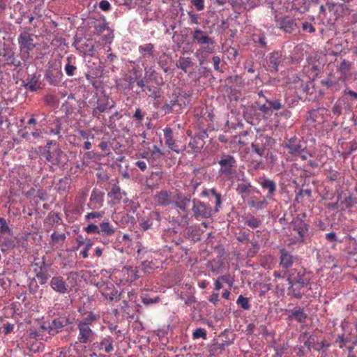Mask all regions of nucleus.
Segmentation results:
<instances>
[{"mask_svg": "<svg viewBox=\"0 0 357 357\" xmlns=\"http://www.w3.org/2000/svg\"><path fill=\"white\" fill-rule=\"evenodd\" d=\"M15 239H9V240H6L5 241L3 245L8 248V249H11V248H15Z\"/></svg>", "mask_w": 357, "mask_h": 357, "instance_id": "nucleus-50", "label": "nucleus"}, {"mask_svg": "<svg viewBox=\"0 0 357 357\" xmlns=\"http://www.w3.org/2000/svg\"><path fill=\"white\" fill-rule=\"evenodd\" d=\"M102 295L105 298L109 301L118 300L120 296V294H119L117 290H115L109 287H107V288L103 290Z\"/></svg>", "mask_w": 357, "mask_h": 357, "instance_id": "nucleus-18", "label": "nucleus"}, {"mask_svg": "<svg viewBox=\"0 0 357 357\" xmlns=\"http://www.w3.org/2000/svg\"><path fill=\"white\" fill-rule=\"evenodd\" d=\"M218 293H213L209 299L211 302H213L214 304H216V303L218 301Z\"/></svg>", "mask_w": 357, "mask_h": 357, "instance_id": "nucleus-60", "label": "nucleus"}, {"mask_svg": "<svg viewBox=\"0 0 357 357\" xmlns=\"http://www.w3.org/2000/svg\"><path fill=\"white\" fill-rule=\"evenodd\" d=\"M303 29L305 31H307L309 33H313L315 31V29L314 28L312 24L309 22H304L303 24Z\"/></svg>", "mask_w": 357, "mask_h": 357, "instance_id": "nucleus-47", "label": "nucleus"}, {"mask_svg": "<svg viewBox=\"0 0 357 357\" xmlns=\"http://www.w3.org/2000/svg\"><path fill=\"white\" fill-rule=\"evenodd\" d=\"M208 284V282L206 280H203L199 282V287L202 289H205Z\"/></svg>", "mask_w": 357, "mask_h": 357, "instance_id": "nucleus-64", "label": "nucleus"}, {"mask_svg": "<svg viewBox=\"0 0 357 357\" xmlns=\"http://www.w3.org/2000/svg\"><path fill=\"white\" fill-rule=\"evenodd\" d=\"M191 3L198 11L203 10L204 8V0H192Z\"/></svg>", "mask_w": 357, "mask_h": 357, "instance_id": "nucleus-41", "label": "nucleus"}, {"mask_svg": "<svg viewBox=\"0 0 357 357\" xmlns=\"http://www.w3.org/2000/svg\"><path fill=\"white\" fill-rule=\"evenodd\" d=\"M259 250V247L257 245H253V250H250L248 252V255L250 257H253Z\"/></svg>", "mask_w": 357, "mask_h": 357, "instance_id": "nucleus-58", "label": "nucleus"}, {"mask_svg": "<svg viewBox=\"0 0 357 357\" xmlns=\"http://www.w3.org/2000/svg\"><path fill=\"white\" fill-rule=\"evenodd\" d=\"M139 49L141 53L151 54L153 49V45L151 43L145 44L144 45L139 46Z\"/></svg>", "mask_w": 357, "mask_h": 357, "instance_id": "nucleus-38", "label": "nucleus"}, {"mask_svg": "<svg viewBox=\"0 0 357 357\" xmlns=\"http://www.w3.org/2000/svg\"><path fill=\"white\" fill-rule=\"evenodd\" d=\"M25 86L31 91H36L40 88V82L38 78L34 77Z\"/></svg>", "mask_w": 357, "mask_h": 357, "instance_id": "nucleus-25", "label": "nucleus"}, {"mask_svg": "<svg viewBox=\"0 0 357 357\" xmlns=\"http://www.w3.org/2000/svg\"><path fill=\"white\" fill-rule=\"evenodd\" d=\"M222 282L228 284L230 287H231L234 284V280L229 275H224L219 277Z\"/></svg>", "mask_w": 357, "mask_h": 357, "instance_id": "nucleus-44", "label": "nucleus"}, {"mask_svg": "<svg viewBox=\"0 0 357 357\" xmlns=\"http://www.w3.org/2000/svg\"><path fill=\"white\" fill-rule=\"evenodd\" d=\"M211 193L215 197L216 207H220L222 203L220 194L218 193L215 189H212Z\"/></svg>", "mask_w": 357, "mask_h": 357, "instance_id": "nucleus-46", "label": "nucleus"}, {"mask_svg": "<svg viewBox=\"0 0 357 357\" xmlns=\"http://www.w3.org/2000/svg\"><path fill=\"white\" fill-rule=\"evenodd\" d=\"M192 62L189 58H181L178 61V67L186 71L190 67Z\"/></svg>", "mask_w": 357, "mask_h": 357, "instance_id": "nucleus-26", "label": "nucleus"}, {"mask_svg": "<svg viewBox=\"0 0 357 357\" xmlns=\"http://www.w3.org/2000/svg\"><path fill=\"white\" fill-rule=\"evenodd\" d=\"M190 204V199L186 197H181L178 195L177 200L176 201V204L178 208L183 211H185V209L188 207Z\"/></svg>", "mask_w": 357, "mask_h": 357, "instance_id": "nucleus-24", "label": "nucleus"}, {"mask_svg": "<svg viewBox=\"0 0 357 357\" xmlns=\"http://www.w3.org/2000/svg\"><path fill=\"white\" fill-rule=\"evenodd\" d=\"M345 93L349 94L355 99H357V93L351 90L345 91Z\"/></svg>", "mask_w": 357, "mask_h": 357, "instance_id": "nucleus-62", "label": "nucleus"}, {"mask_svg": "<svg viewBox=\"0 0 357 357\" xmlns=\"http://www.w3.org/2000/svg\"><path fill=\"white\" fill-rule=\"evenodd\" d=\"M213 66H214L215 70L217 71H221V70L220 69V57H218L217 56H213Z\"/></svg>", "mask_w": 357, "mask_h": 357, "instance_id": "nucleus-49", "label": "nucleus"}, {"mask_svg": "<svg viewBox=\"0 0 357 357\" xmlns=\"http://www.w3.org/2000/svg\"><path fill=\"white\" fill-rule=\"evenodd\" d=\"M93 245V242L91 239H87L86 243L85 244V247L84 250L80 252V255L86 259L89 257V251Z\"/></svg>", "mask_w": 357, "mask_h": 357, "instance_id": "nucleus-32", "label": "nucleus"}, {"mask_svg": "<svg viewBox=\"0 0 357 357\" xmlns=\"http://www.w3.org/2000/svg\"><path fill=\"white\" fill-rule=\"evenodd\" d=\"M51 238L52 242L56 244L63 243L66 239V236L64 234L54 232L51 236Z\"/></svg>", "mask_w": 357, "mask_h": 357, "instance_id": "nucleus-30", "label": "nucleus"}, {"mask_svg": "<svg viewBox=\"0 0 357 357\" xmlns=\"http://www.w3.org/2000/svg\"><path fill=\"white\" fill-rule=\"evenodd\" d=\"M7 64L15 65L13 53L11 50L0 45V68Z\"/></svg>", "mask_w": 357, "mask_h": 357, "instance_id": "nucleus-4", "label": "nucleus"}, {"mask_svg": "<svg viewBox=\"0 0 357 357\" xmlns=\"http://www.w3.org/2000/svg\"><path fill=\"white\" fill-rule=\"evenodd\" d=\"M337 342L339 343V347L340 348H343L344 346L349 342H351L353 344H356L357 343V340L351 333H349L347 335L344 334L342 336H338Z\"/></svg>", "mask_w": 357, "mask_h": 357, "instance_id": "nucleus-15", "label": "nucleus"}, {"mask_svg": "<svg viewBox=\"0 0 357 357\" xmlns=\"http://www.w3.org/2000/svg\"><path fill=\"white\" fill-rule=\"evenodd\" d=\"M164 135H165V140H167L171 137H173L172 129L169 128H166L164 130Z\"/></svg>", "mask_w": 357, "mask_h": 357, "instance_id": "nucleus-52", "label": "nucleus"}, {"mask_svg": "<svg viewBox=\"0 0 357 357\" xmlns=\"http://www.w3.org/2000/svg\"><path fill=\"white\" fill-rule=\"evenodd\" d=\"M95 320V317L93 314V313L89 312L86 314L84 317H83L82 319L79 321L78 326H84V327H89V325H91L93 321Z\"/></svg>", "mask_w": 357, "mask_h": 357, "instance_id": "nucleus-20", "label": "nucleus"}, {"mask_svg": "<svg viewBox=\"0 0 357 357\" xmlns=\"http://www.w3.org/2000/svg\"><path fill=\"white\" fill-rule=\"evenodd\" d=\"M112 106H109L107 101L106 102L102 103L101 100H99L98 102V105L96 107V109L100 112H104L109 109H111Z\"/></svg>", "mask_w": 357, "mask_h": 357, "instance_id": "nucleus-37", "label": "nucleus"}, {"mask_svg": "<svg viewBox=\"0 0 357 357\" xmlns=\"http://www.w3.org/2000/svg\"><path fill=\"white\" fill-rule=\"evenodd\" d=\"M291 316L300 323L304 322L307 317L306 314L303 312V310L301 308H296L292 310Z\"/></svg>", "mask_w": 357, "mask_h": 357, "instance_id": "nucleus-21", "label": "nucleus"}, {"mask_svg": "<svg viewBox=\"0 0 357 357\" xmlns=\"http://www.w3.org/2000/svg\"><path fill=\"white\" fill-rule=\"evenodd\" d=\"M50 286L54 291L60 294L68 292V286L61 276L53 277L50 281Z\"/></svg>", "mask_w": 357, "mask_h": 357, "instance_id": "nucleus-3", "label": "nucleus"}, {"mask_svg": "<svg viewBox=\"0 0 357 357\" xmlns=\"http://www.w3.org/2000/svg\"><path fill=\"white\" fill-rule=\"evenodd\" d=\"M13 330V325L7 324L4 326L3 332L5 334H8Z\"/></svg>", "mask_w": 357, "mask_h": 357, "instance_id": "nucleus-54", "label": "nucleus"}, {"mask_svg": "<svg viewBox=\"0 0 357 357\" xmlns=\"http://www.w3.org/2000/svg\"><path fill=\"white\" fill-rule=\"evenodd\" d=\"M282 60V55L280 52H276L272 53L269 56V66L275 70H278L279 63Z\"/></svg>", "mask_w": 357, "mask_h": 357, "instance_id": "nucleus-16", "label": "nucleus"}, {"mask_svg": "<svg viewBox=\"0 0 357 357\" xmlns=\"http://www.w3.org/2000/svg\"><path fill=\"white\" fill-rule=\"evenodd\" d=\"M166 144L168 146L169 149H171L172 151L178 153V146L176 145L175 140L173 139V137H171L167 140H165Z\"/></svg>", "mask_w": 357, "mask_h": 357, "instance_id": "nucleus-39", "label": "nucleus"}, {"mask_svg": "<svg viewBox=\"0 0 357 357\" xmlns=\"http://www.w3.org/2000/svg\"><path fill=\"white\" fill-rule=\"evenodd\" d=\"M134 117L139 121H142V119L144 118V115L142 114L140 109H136V111L134 114Z\"/></svg>", "mask_w": 357, "mask_h": 357, "instance_id": "nucleus-53", "label": "nucleus"}, {"mask_svg": "<svg viewBox=\"0 0 357 357\" xmlns=\"http://www.w3.org/2000/svg\"><path fill=\"white\" fill-rule=\"evenodd\" d=\"M333 112L336 115H340L341 113V107L338 105H335L333 107Z\"/></svg>", "mask_w": 357, "mask_h": 357, "instance_id": "nucleus-59", "label": "nucleus"}, {"mask_svg": "<svg viewBox=\"0 0 357 357\" xmlns=\"http://www.w3.org/2000/svg\"><path fill=\"white\" fill-rule=\"evenodd\" d=\"M270 106H267L266 105H263L260 107V110L262 111L264 113L267 114L270 109Z\"/></svg>", "mask_w": 357, "mask_h": 357, "instance_id": "nucleus-61", "label": "nucleus"}, {"mask_svg": "<svg viewBox=\"0 0 357 357\" xmlns=\"http://www.w3.org/2000/svg\"><path fill=\"white\" fill-rule=\"evenodd\" d=\"M252 149L255 151L259 155H262L264 153V149L263 148L259 147L256 144H252Z\"/></svg>", "mask_w": 357, "mask_h": 357, "instance_id": "nucleus-51", "label": "nucleus"}, {"mask_svg": "<svg viewBox=\"0 0 357 357\" xmlns=\"http://www.w3.org/2000/svg\"><path fill=\"white\" fill-rule=\"evenodd\" d=\"M222 280L218 278L215 282V289L219 291L222 288Z\"/></svg>", "mask_w": 357, "mask_h": 357, "instance_id": "nucleus-57", "label": "nucleus"}, {"mask_svg": "<svg viewBox=\"0 0 357 357\" xmlns=\"http://www.w3.org/2000/svg\"><path fill=\"white\" fill-rule=\"evenodd\" d=\"M102 215H103L102 212L95 211V212H91V213H87L85 215V219L86 220H89L93 219V218H101L102 217Z\"/></svg>", "mask_w": 357, "mask_h": 357, "instance_id": "nucleus-40", "label": "nucleus"}, {"mask_svg": "<svg viewBox=\"0 0 357 357\" xmlns=\"http://www.w3.org/2000/svg\"><path fill=\"white\" fill-rule=\"evenodd\" d=\"M76 67L70 64V61H68V63L65 66V71L68 76H73Z\"/></svg>", "mask_w": 357, "mask_h": 357, "instance_id": "nucleus-42", "label": "nucleus"}, {"mask_svg": "<svg viewBox=\"0 0 357 357\" xmlns=\"http://www.w3.org/2000/svg\"><path fill=\"white\" fill-rule=\"evenodd\" d=\"M102 254V250L99 248V247H97L96 249H95V255L98 257H100Z\"/></svg>", "mask_w": 357, "mask_h": 357, "instance_id": "nucleus-63", "label": "nucleus"}, {"mask_svg": "<svg viewBox=\"0 0 357 357\" xmlns=\"http://www.w3.org/2000/svg\"><path fill=\"white\" fill-rule=\"evenodd\" d=\"M10 229L9 228L6 220L3 218H0V234L1 235L10 234Z\"/></svg>", "mask_w": 357, "mask_h": 357, "instance_id": "nucleus-28", "label": "nucleus"}, {"mask_svg": "<svg viewBox=\"0 0 357 357\" xmlns=\"http://www.w3.org/2000/svg\"><path fill=\"white\" fill-rule=\"evenodd\" d=\"M115 233V228L108 221L100 224L99 234L102 236H112Z\"/></svg>", "mask_w": 357, "mask_h": 357, "instance_id": "nucleus-12", "label": "nucleus"}, {"mask_svg": "<svg viewBox=\"0 0 357 357\" xmlns=\"http://www.w3.org/2000/svg\"><path fill=\"white\" fill-rule=\"evenodd\" d=\"M287 147L289 149L290 153L294 155L300 153L302 151V148L300 145L289 144L287 145Z\"/></svg>", "mask_w": 357, "mask_h": 357, "instance_id": "nucleus-43", "label": "nucleus"}, {"mask_svg": "<svg viewBox=\"0 0 357 357\" xmlns=\"http://www.w3.org/2000/svg\"><path fill=\"white\" fill-rule=\"evenodd\" d=\"M88 238H84L82 235H78L76 238L77 245L74 247V250H78L79 248L86 243Z\"/></svg>", "mask_w": 357, "mask_h": 357, "instance_id": "nucleus-33", "label": "nucleus"}, {"mask_svg": "<svg viewBox=\"0 0 357 357\" xmlns=\"http://www.w3.org/2000/svg\"><path fill=\"white\" fill-rule=\"evenodd\" d=\"M261 185L264 189H268L270 195H272L275 190V183L269 179H264L261 182Z\"/></svg>", "mask_w": 357, "mask_h": 357, "instance_id": "nucleus-23", "label": "nucleus"}, {"mask_svg": "<svg viewBox=\"0 0 357 357\" xmlns=\"http://www.w3.org/2000/svg\"><path fill=\"white\" fill-rule=\"evenodd\" d=\"M193 211L196 215L205 218L210 217L211 215V207L201 202L195 203L193 206Z\"/></svg>", "mask_w": 357, "mask_h": 357, "instance_id": "nucleus-5", "label": "nucleus"}, {"mask_svg": "<svg viewBox=\"0 0 357 357\" xmlns=\"http://www.w3.org/2000/svg\"><path fill=\"white\" fill-rule=\"evenodd\" d=\"M192 38L199 45H213L214 43L213 39L207 36L201 29H196L193 33Z\"/></svg>", "mask_w": 357, "mask_h": 357, "instance_id": "nucleus-9", "label": "nucleus"}, {"mask_svg": "<svg viewBox=\"0 0 357 357\" xmlns=\"http://www.w3.org/2000/svg\"><path fill=\"white\" fill-rule=\"evenodd\" d=\"M326 238L328 240V241H335L336 240V235L335 233L333 232H331V233H328L326 235Z\"/></svg>", "mask_w": 357, "mask_h": 357, "instance_id": "nucleus-56", "label": "nucleus"}, {"mask_svg": "<svg viewBox=\"0 0 357 357\" xmlns=\"http://www.w3.org/2000/svg\"><path fill=\"white\" fill-rule=\"evenodd\" d=\"M206 336H207V335H206V330L204 328H197L193 332V334H192L193 339L202 338L204 340H206Z\"/></svg>", "mask_w": 357, "mask_h": 357, "instance_id": "nucleus-29", "label": "nucleus"}, {"mask_svg": "<svg viewBox=\"0 0 357 357\" xmlns=\"http://www.w3.org/2000/svg\"><path fill=\"white\" fill-rule=\"evenodd\" d=\"M97 347L100 351L109 354L114 350L113 340L110 337H105L98 344Z\"/></svg>", "mask_w": 357, "mask_h": 357, "instance_id": "nucleus-11", "label": "nucleus"}, {"mask_svg": "<svg viewBox=\"0 0 357 357\" xmlns=\"http://www.w3.org/2000/svg\"><path fill=\"white\" fill-rule=\"evenodd\" d=\"M268 103L271 108L275 110L280 109L282 107L281 103L279 100H277L273 101H268Z\"/></svg>", "mask_w": 357, "mask_h": 357, "instance_id": "nucleus-48", "label": "nucleus"}, {"mask_svg": "<svg viewBox=\"0 0 357 357\" xmlns=\"http://www.w3.org/2000/svg\"><path fill=\"white\" fill-rule=\"evenodd\" d=\"M123 273V280L128 283H132L138 278V270L137 267L126 266L122 270Z\"/></svg>", "mask_w": 357, "mask_h": 357, "instance_id": "nucleus-6", "label": "nucleus"}, {"mask_svg": "<svg viewBox=\"0 0 357 357\" xmlns=\"http://www.w3.org/2000/svg\"><path fill=\"white\" fill-rule=\"evenodd\" d=\"M280 264L285 268L290 267L293 263L292 256L284 250H281Z\"/></svg>", "mask_w": 357, "mask_h": 357, "instance_id": "nucleus-17", "label": "nucleus"}, {"mask_svg": "<svg viewBox=\"0 0 357 357\" xmlns=\"http://www.w3.org/2000/svg\"><path fill=\"white\" fill-rule=\"evenodd\" d=\"M154 200L159 205H167L170 202V196L167 191H161L154 197Z\"/></svg>", "mask_w": 357, "mask_h": 357, "instance_id": "nucleus-13", "label": "nucleus"}, {"mask_svg": "<svg viewBox=\"0 0 357 357\" xmlns=\"http://www.w3.org/2000/svg\"><path fill=\"white\" fill-rule=\"evenodd\" d=\"M245 224L252 229L257 228L260 225V220L255 217H250L248 218Z\"/></svg>", "mask_w": 357, "mask_h": 357, "instance_id": "nucleus-31", "label": "nucleus"}, {"mask_svg": "<svg viewBox=\"0 0 357 357\" xmlns=\"http://www.w3.org/2000/svg\"><path fill=\"white\" fill-rule=\"evenodd\" d=\"M136 165L142 170L144 171L146 169V164L144 161H137Z\"/></svg>", "mask_w": 357, "mask_h": 357, "instance_id": "nucleus-55", "label": "nucleus"}, {"mask_svg": "<svg viewBox=\"0 0 357 357\" xmlns=\"http://www.w3.org/2000/svg\"><path fill=\"white\" fill-rule=\"evenodd\" d=\"M236 303L244 310H249L250 308V304L248 298L242 295L238 296Z\"/></svg>", "mask_w": 357, "mask_h": 357, "instance_id": "nucleus-27", "label": "nucleus"}, {"mask_svg": "<svg viewBox=\"0 0 357 357\" xmlns=\"http://www.w3.org/2000/svg\"><path fill=\"white\" fill-rule=\"evenodd\" d=\"M219 164L220 165L221 173L231 174L236 165V160L231 155H223L220 160Z\"/></svg>", "mask_w": 357, "mask_h": 357, "instance_id": "nucleus-2", "label": "nucleus"}, {"mask_svg": "<svg viewBox=\"0 0 357 357\" xmlns=\"http://www.w3.org/2000/svg\"><path fill=\"white\" fill-rule=\"evenodd\" d=\"M294 230L299 236V241L303 242L304 241V237L308 231L307 225L303 221H299L298 224L295 222Z\"/></svg>", "mask_w": 357, "mask_h": 357, "instance_id": "nucleus-14", "label": "nucleus"}, {"mask_svg": "<svg viewBox=\"0 0 357 357\" xmlns=\"http://www.w3.org/2000/svg\"><path fill=\"white\" fill-rule=\"evenodd\" d=\"M249 205L257 208H261L263 206L266 204V200L264 199L262 201H257L254 198H252L249 201Z\"/></svg>", "mask_w": 357, "mask_h": 357, "instance_id": "nucleus-35", "label": "nucleus"}, {"mask_svg": "<svg viewBox=\"0 0 357 357\" xmlns=\"http://www.w3.org/2000/svg\"><path fill=\"white\" fill-rule=\"evenodd\" d=\"M104 202V193L93 190L90 197V205L92 208H100Z\"/></svg>", "mask_w": 357, "mask_h": 357, "instance_id": "nucleus-8", "label": "nucleus"}, {"mask_svg": "<svg viewBox=\"0 0 357 357\" xmlns=\"http://www.w3.org/2000/svg\"><path fill=\"white\" fill-rule=\"evenodd\" d=\"M84 231L87 234H99V227L94 224H89L87 227H84Z\"/></svg>", "mask_w": 357, "mask_h": 357, "instance_id": "nucleus-34", "label": "nucleus"}, {"mask_svg": "<svg viewBox=\"0 0 357 357\" xmlns=\"http://www.w3.org/2000/svg\"><path fill=\"white\" fill-rule=\"evenodd\" d=\"M122 192L118 185H114L110 192H108V196L114 200L115 203L119 202L122 199Z\"/></svg>", "mask_w": 357, "mask_h": 357, "instance_id": "nucleus-19", "label": "nucleus"}, {"mask_svg": "<svg viewBox=\"0 0 357 357\" xmlns=\"http://www.w3.org/2000/svg\"><path fill=\"white\" fill-rule=\"evenodd\" d=\"M79 334L78 340L82 343L90 342L93 337V333L89 327L78 326Z\"/></svg>", "mask_w": 357, "mask_h": 357, "instance_id": "nucleus-10", "label": "nucleus"}, {"mask_svg": "<svg viewBox=\"0 0 357 357\" xmlns=\"http://www.w3.org/2000/svg\"><path fill=\"white\" fill-rule=\"evenodd\" d=\"M276 22L280 29L287 33H291L296 26L294 20L289 17H283L281 20L276 19Z\"/></svg>", "mask_w": 357, "mask_h": 357, "instance_id": "nucleus-7", "label": "nucleus"}, {"mask_svg": "<svg viewBox=\"0 0 357 357\" xmlns=\"http://www.w3.org/2000/svg\"><path fill=\"white\" fill-rule=\"evenodd\" d=\"M99 8L103 11H108L111 8V5L109 1L102 0L99 3Z\"/></svg>", "mask_w": 357, "mask_h": 357, "instance_id": "nucleus-45", "label": "nucleus"}, {"mask_svg": "<svg viewBox=\"0 0 357 357\" xmlns=\"http://www.w3.org/2000/svg\"><path fill=\"white\" fill-rule=\"evenodd\" d=\"M64 319L58 318L52 321V324L45 322L43 320L34 319L26 323V325H31L29 328V335L31 339H35L33 343L28 346L30 351L36 353L38 351L42 346V343L38 340H43L45 334L54 335L57 333L65 324ZM28 328V326H26Z\"/></svg>", "mask_w": 357, "mask_h": 357, "instance_id": "nucleus-1", "label": "nucleus"}, {"mask_svg": "<svg viewBox=\"0 0 357 357\" xmlns=\"http://www.w3.org/2000/svg\"><path fill=\"white\" fill-rule=\"evenodd\" d=\"M342 204L347 208H352L357 204V198L349 193L348 196L342 202Z\"/></svg>", "mask_w": 357, "mask_h": 357, "instance_id": "nucleus-22", "label": "nucleus"}, {"mask_svg": "<svg viewBox=\"0 0 357 357\" xmlns=\"http://www.w3.org/2000/svg\"><path fill=\"white\" fill-rule=\"evenodd\" d=\"M250 187V184L241 183L238 185L237 191L242 195L243 198H245L244 194L247 192Z\"/></svg>", "mask_w": 357, "mask_h": 357, "instance_id": "nucleus-36", "label": "nucleus"}]
</instances>
